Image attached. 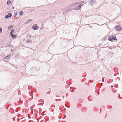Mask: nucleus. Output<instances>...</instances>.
<instances>
[{"mask_svg":"<svg viewBox=\"0 0 122 122\" xmlns=\"http://www.w3.org/2000/svg\"><path fill=\"white\" fill-rule=\"evenodd\" d=\"M108 40L112 41H117V39L116 38V36H113L109 37L108 38Z\"/></svg>","mask_w":122,"mask_h":122,"instance_id":"f257e3e1","label":"nucleus"},{"mask_svg":"<svg viewBox=\"0 0 122 122\" xmlns=\"http://www.w3.org/2000/svg\"><path fill=\"white\" fill-rule=\"evenodd\" d=\"M39 28V27L36 24H34L32 26V29L34 30H36Z\"/></svg>","mask_w":122,"mask_h":122,"instance_id":"f03ea898","label":"nucleus"},{"mask_svg":"<svg viewBox=\"0 0 122 122\" xmlns=\"http://www.w3.org/2000/svg\"><path fill=\"white\" fill-rule=\"evenodd\" d=\"M115 29L117 31H120L122 30V28L120 25H116L115 26Z\"/></svg>","mask_w":122,"mask_h":122,"instance_id":"7ed1b4c3","label":"nucleus"},{"mask_svg":"<svg viewBox=\"0 0 122 122\" xmlns=\"http://www.w3.org/2000/svg\"><path fill=\"white\" fill-rule=\"evenodd\" d=\"M81 6L82 5L81 4L77 5L74 7V9L76 10H78L80 9Z\"/></svg>","mask_w":122,"mask_h":122,"instance_id":"20e7f679","label":"nucleus"},{"mask_svg":"<svg viewBox=\"0 0 122 122\" xmlns=\"http://www.w3.org/2000/svg\"><path fill=\"white\" fill-rule=\"evenodd\" d=\"M78 3H75L74 4H73L71 5H70L69 6V8H70V9H72L73 7L75 6H76V5Z\"/></svg>","mask_w":122,"mask_h":122,"instance_id":"39448f33","label":"nucleus"},{"mask_svg":"<svg viewBox=\"0 0 122 122\" xmlns=\"http://www.w3.org/2000/svg\"><path fill=\"white\" fill-rule=\"evenodd\" d=\"M12 16V15L10 13H9L6 15L5 16L6 19L9 18V17Z\"/></svg>","mask_w":122,"mask_h":122,"instance_id":"423d86ee","label":"nucleus"},{"mask_svg":"<svg viewBox=\"0 0 122 122\" xmlns=\"http://www.w3.org/2000/svg\"><path fill=\"white\" fill-rule=\"evenodd\" d=\"M11 35V37L12 38H15L16 37V35H13L12 34Z\"/></svg>","mask_w":122,"mask_h":122,"instance_id":"0eeeda50","label":"nucleus"},{"mask_svg":"<svg viewBox=\"0 0 122 122\" xmlns=\"http://www.w3.org/2000/svg\"><path fill=\"white\" fill-rule=\"evenodd\" d=\"M10 55L8 56H6L5 57V59H6L8 60L10 58Z\"/></svg>","mask_w":122,"mask_h":122,"instance_id":"6e6552de","label":"nucleus"},{"mask_svg":"<svg viewBox=\"0 0 122 122\" xmlns=\"http://www.w3.org/2000/svg\"><path fill=\"white\" fill-rule=\"evenodd\" d=\"M27 42L29 43H31L32 42V41L30 39H28L27 40Z\"/></svg>","mask_w":122,"mask_h":122,"instance_id":"1a4fd4ad","label":"nucleus"},{"mask_svg":"<svg viewBox=\"0 0 122 122\" xmlns=\"http://www.w3.org/2000/svg\"><path fill=\"white\" fill-rule=\"evenodd\" d=\"M14 30H12L10 33V34L11 35L13 34L14 33Z\"/></svg>","mask_w":122,"mask_h":122,"instance_id":"9d476101","label":"nucleus"},{"mask_svg":"<svg viewBox=\"0 0 122 122\" xmlns=\"http://www.w3.org/2000/svg\"><path fill=\"white\" fill-rule=\"evenodd\" d=\"M13 27V26L11 25L10 26H9L8 27V29H10L11 28H12Z\"/></svg>","mask_w":122,"mask_h":122,"instance_id":"9b49d317","label":"nucleus"},{"mask_svg":"<svg viewBox=\"0 0 122 122\" xmlns=\"http://www.w3.org/2000/svg\"><path fill=\"white\" fill-rule=\"evenodd\" d=\"M19 14L20 15H22L23 14V12L22 11H20L19 13Z\"/></svg>","mask_w":122,"mask_h":122,"instance_id":"f8f14e48","label":"nucleus"},{"mask_svg":"<svg viewBox=\"0 0 122 122\" xmlns=\"http://www.w3.org/2000/svg\"><path fill=\"white\" fill-rule=\"evenodd\" d=\"M11 3V2L10 0H8V1H7V4H9L10 3Z\"/></svg>","mask_w":122,"mask_h":122,"instance_id":"ddd939ff","label":"nucleus"},{"mask_svg":"<svg viewBox=\"0 0 122 122\" xmlns=\"http://www.w3.org/2000/svg\"><path fill=\"white\" fill-rule=\"evenodd\" d=\"M33 20H30V19H29L27 21L28 22H29L30 21H32Z\"/></svg>","mask_w":122,"mask_h":122,"instance_id":"4468645a","label":"nucleus"},{"mask_svg":"<svg viewBox=\"0 0 122 122\" xmlns=\"http://www.w3.org/2000/svg\"><path fill=\"white\" fill-rule=\"evenodd\" d=\"M10 44H8L7 45V46H6V47H10Z\"/></svg>","mask_w":122,"mask_h":122,"instance_id":"2eb2a0df","label":"nucleus"},{"mask_svg":"<svg viewBox=\"0 0 122 122\" xmlns=\"http://www.w3.org/2000/svg\"><path fill=\"white\" fill-rule=\"evenodd\" d=\"M2 31V29L0 27V32Z\"/></svg>","mask_w":122,"mask_h":122,"instance_id":"dca6fc26","label":"nucleus"},{"mask_svg":"<svg viewBox=\"0 0 122 122\" xmlns=\"http://www.w3.org/2000/svg\"><path fill=\"white\" fill-rule=\"evenodd\" d=\"M68 10H69V11H70V10H70H70H69V9H68L67 10V11H68Z\"/></svg>","mask_w":122,"mask_h":122,"instance_id":"f3484780","label":"nucleus"},{"mask_svg":"<svg viewBox=\"0 0 122 122\" xmlns=\"http://www.w3.org/2000/svg\"><path fill=\"white\" fill-rule=\"evenodd\" d=\"M14 8H14V7H12V9H14Z\"/></svg>","mask_w":122,"mask_h":122,"instance_id":"a211bd4d","label":"nucleus"},{"mask_svg":"<svg viewBox=\"0 0 122 122\" xmlns=\"http://www.w3.org/2000/svg\"><path fill=\"white\" fill-rule=\"evenodd\" d=\"M111 86V87H113V86Z\"/></svg>","mask_w":122,"mask_h":122,"instance_id":"6ab92c4d","label":"nucleus"},{"mask_svg":"<svg viewBox=\"0 0 122 122\" xmlns=\"http://www.w3.org/2000/svg\"><path fill=\"white\" fill-rule=\"evenodd\" d=\"M16 14H17V13H16V14H15V15H16Z\"/></svg>","mask_w":122,"mask_h":122,"instance_id":"aec40b11","label":"nucleus"}]
</instances>
